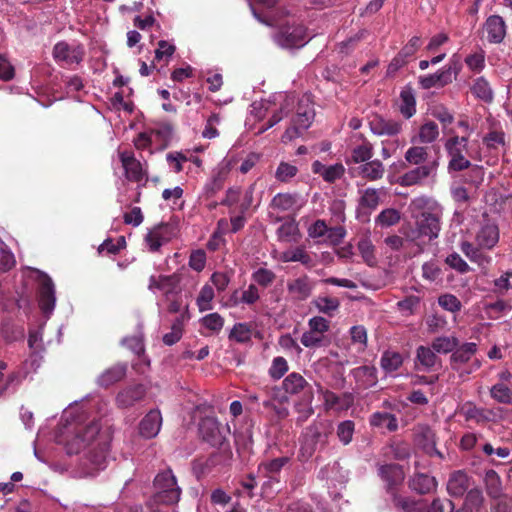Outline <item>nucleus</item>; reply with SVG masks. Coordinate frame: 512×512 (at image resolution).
<instances>
[{"instance_id":"obj_1","label":"nucleus","mask_w":512,"mask_h":512,"mask_svg":"<svg viewBox=\"0 0 512 512\" xmlns=\"http://www.w3.org/2000/svg\"><path fill=\"white\" fill-rule=\"evenodd\" d=\"M73 407L64 411V423L56 434L57 443L63 445L68 454L85 453L88 462L95 471L106 466L108 444L99 436L98 421H87L84 416L74 415Z\"/></svg>"},{"instance_id":"obj_2","label":"nucleus","mask_w":512,"mask_h":512,"mask_svg":"<svg viewBox=\"0 0 512 512\" xmlns=\"http://www.w3.org/2000/svg\"><path fill=\"white\" fill-rule=\"evenodd\" d=\"M181 495V489L177 485L175 476L170 469L160 472L154 479V494L148 503L150 512H159L154 508V504L162 503L166 505L176 504Z\"/></svg>"},{"instance_id":"obj_3","label":"nucleus","mask_w":512,"mask_h":512,"mask_svg":"<svg viewBox=\"0 0 512 512\" xmlns=\"http://www.w3.org/2000/svg\"><path fill=\"white\" fill-rule=\"evenodd\" d=\"M315 111L308 97L303 98L298 105L291 126L286 129L282 136L283 142H289L302 135L312 124Z\"/></svg>"},{"instance_id":"obj_4","label":"nucleus","mask_w":512,"mask_h":512,"mask_svg":"<svg viewBox=\"0 0 512 512\" xmlns=\"http://www.w3.org/2000/svg\"><path fill=\"white\" fill-rule=\"evenodd\" d=\"M450 158L449 169L462 171L470 167V153L468 149V137L452 135L444 144Z\"/></svg>"},{"instance_id":"obj_5","label":"nucleus","mask_w":512,"mask_h":512,"mask_svg":"<svg viewBox=\"0 0 512 512\" xmlns=\"http://www.w3.org/2000/svg\"><path fill=\"white\" fill-rule=\"evenodd\" d=\"M308 329L301 336V344L309 349H316L328 344L327 333L330 323L321 316H314L308 320Z\"/></svg>"},{"instance_id":"obj_6","label":"nucleus","mask_w":512,"mask_h":512,"mask_svg":"<svg viewBox=\"0 0 512 512\" xmlns=\"http://www.w3.org/2000/svg\"><path fill=\"white\" fill-rule=\"evenodd\" d=\"M307 29L301 24L286 23L274 35L275 42L287 49L303 47L309 40Z\"/></svg>"},{"instance_id":"obj_7","label":"nucleus","mask_w":512,"mask_h":512,"mask_svg":"<svg viewBox=\"0 0 512 512\" xmlns=\"http://www.w3.org/2000/svg\"><path fill=\"white\" fill-rule=\"evenodd\" d=\"M176 236L175 228L168 223H159L147 229L144 236V245L151 253L160 251V248L169 243Z\"/></svg>"},{"instance_id":"obj_8","label":"nucleus","mask_w":512,"mask_h":512,"mask_svg":"<svg viewBox=\"0 0 512 512\" xmlns=\"http://www.w3.org/2000/svg\"><path fill=\"white\" fill-rule=\"evenodd\" d=\"M477 352V345L473 342L464 343L459 347H456L451 355V367L457 371L460 376L468 375L472 371L480 368L481 363L475 359L470 369H462V365L469 362L474 354Z\"/></svg>"},{"instance_id":"obj_9","label":"nucleus","mask_w":512,"mask_h":512,"mask_svg":"<svg viewBox=\"0 0 512 512\" xmlns=\"http://www.w3.org/2000/svg\"><path fill=\"white\" fill-rule=\"evenodd\" d=\"M180 281V276L176 273L172 275L151 276L148 289L153 293L161 292L166 300H169L170 297L180 294Z\"/></svg>"},{"instance_id":"obj_10","label":"nucleus","mask_w":512,"mask_h":512,"mask_svg":"<svg viewBox=\"0 0 512 512\" xmlns=\"http://www.w3.org/2000/svg\"><path fill=\"white\" fill-rule=\"evenodd\" d=\"M415 225L418 237H427L429 240L437 238L440 231L439 215L434 212L423 211L415 216Z\"/></svg>"},{"instance_id":"obj_11","label":"nucleus","mask_w":512,"mask_h":512,"mask_svg":"<svg viewBox=\"0 0 512 512\" xmlns=\"http://www.w3.org/2000/svg\"><path fill=\"white\" fill-rule=\"evenodd\" d=\"M39 306L44 314L50 316L55 308V286L52 279L46 275H40Z\"/></svg>"},{"instance_id":"obj_12","label":"nucleus","mask_w":512,"mask_h":512,"mask_svg":"<svg viewBox=\"0 0 512 512\" xmlns=\"http://www.w3.org/2000/svg\"><path fill=\"white\" fill-rule=\"evenodd\" d=\"M402 122L374 115L369 121L370 131L376 136H397L402 131Z\"/></svg>"},{"instance_id":"obj_13","label":"nucleus","mask_w":512,"mask_h":512,"mask_svg":"<svg viewBox=\"0 0 512 512\" xmlns=\"http://www.w3.org/2000/svg\"><path fill=\"white\" fill-rule=\"evenodd\" d=\"M283 389L286 393L297 395L300 393H303L304 398L308 404L311 403L313 399V393L311 386L306 381V379L300 374L296 372L290 373L284 380H283Z\"/></svg>"},{"instance_id":"obj_14","label":"nucleus","mask_w":512,"mask_h":512,"mask_svg":"<svg viewBox=\"0 0 512 512\" xmlns=\"http://www.w3.org/2000/svg\"><path fill=\"white\" fill-rule=\"evenodd\" d=\"M83 55V48L79 45H69L66 42H59L53 48L55 60L67 65L80 63L83 59Z\"/></svg>"},{"instance_id":"obj_15","label":"nucleus","mask_w":512,"mask_h":512,"mask_svg":"<svg viewBox=\"0 0 512 512\" xmlns=\"http://www.w3.org/2000/svg\"><path fill=\"white\" fill-rule=\"evenodd\" d=\"M453 68L443 67L433 74L423 75L418 78V83L423 89L444 87L453 81Z\"/></svg>"},{"instance_id":"obj_16","label":"nucleus","mask_w":512,"mask_h":512,"mask_svg":"<svg viewBox=\"0 0 512 512\" xmlns=\"http://www.w3.org/2000/svg\"><path fill=\"white\" fill-rule=\"evenodd\" d=\"M162 426V415L158 409L150 410L139 423V433L145 439L156 437Z\"/></svg>"},{"instance_id":"obj_17","label":"nucleus","mask_w":512,"mask_h":512,"mask_svg":"<svg viewBox=\"0 0 512 512\" xmlns=\"http://www.w3.org/2000/svg\"><path fill=\"white\" fill-rule=\"evenodd\" d=\"M289 462V457H279L266 462H263L259 465V472L264 476L268 477L269 480L265 482L262 486L263 494L269 496L268 487L272 485V483L278 484V480L274 477L276 474L280 472L284 465Z\"/></svg>"},{"instance_id":"obj_18","label":"nucleus","mask_w":512,"mask_h":512,"mask_svg":"<svg viewBox=\"0 0 512 512\" xmlns=\"http://www.w3.org/2000/svg\"><path fill=\"white\" fill-rule=\"evenodd\" d=\"M483 33L488 42L501 43L506 35V24L503 18L498 15L488 17L483 27Z\"/></svg>"},{"instance_id":"obj_19","label":"nucleus","mask_w":512,"mask_h":512,"mask_svg":"<svg viewBox=\"0 0 512 512\" xmlns=\"http://www.w3.org/2000/svg\"><path fill=\"white\" fill-rule=\"evenodd\" d=\"M120 160L128 180L133 182H140L144 180L146 171L140 161L134 157L133 153L127 151L121 152Z\"/></svg>"},{"instance_id":"obj_20","label":"nucleus","mask_w":512,"mask_h":512,"mask_svg":"<svg viewBox=\"0 0 512 512\" xmlns=\"http://www.w3.org/2000/svg\"><path fill=\"white\" fill-rule=\"evenodd\" d=\"M39 366L37 363V355L32 354L28 360L23 363V366L13 373H11L7 378L2 387H0V397L11 387H16L22 383V381L28 376L29 368H36Z\"/></svg>"},{"instance_id":"obj_21","label":"nucleus","mask_w":512,"mask_h":512,"mask_svg":"<svg viewBox=\"0 0 512 512\" xmlns=\"http://www.w3.org/2000/svg\"><path fill=\"white\" fill-rule=\"evenodd\" d=\"M499 240V229L496 224L486 222L476 234V242L479 248L491 249Z\"/></svg>"},{"instance_id":"obj_22","label":"nucleus","mask_w":512,"mask_h":512,"mask_svg":"<svg viewBox=\"0 0 512 512\" xmlns=\"http://www.w3.org/2000/svg\"><path fill=\"white\" fill-rule=\"evenodd\" d=\"M199 431L205 441L211 445H218L222 442L220 425L215 418L206 417L200 421Z\"/></svg>"},{"instance_id":"obj_23","label":"nucleus","mask_w":512,"mask_h":512,"mask_svg":"<svg viewBox=\"0 0 512 512\" xmlns=\"http://www.w3.org/2000/svg\"><path fill=\"white\" fill-rule=\"evenodd\" d=\"M145 387L141 384L129 386L120 391L116 397L119 407L127 408L140 401L145 395Z\"/></svg>"},{"instance_id":"obj_24","label":"nucleus","mask_w":512,"mask_h":512,"mask_svg":"<svg viewBox=\"0 0 512 512\" xmlns=\"http://www.w3.org/2000/svg\"><path fill=\"white\" fill-rule=\"evenodd\" d=\"M323 437L317 425L310 426L304 434V442L300 448L301 460L310 458L316 450V444Z\"/></svg>"},{"instance_id":"obj_25","label":"nucleus","mask_w":512,"mask_h":512,"mask_svg":"<svg viewBox=\"0 0 512 512\" xmlns=\"http://www.w3.org/2000/svg\"><path fill=\"white\" fill-rule=\"evenodd\" d=\"M351 374L359 388L367 389L376 385L377 370L373 366H361L353 369Z\"/></svg>"},{"instance_id":"obj_26","label":"nucleus","mask_w":512,"mask_h":512,"mask_svg":"<svg viewBox=\"0 0 512 512\" xmlns=\"http://www.w3.org/2000/svg\"><path fill=\"white\" fill-rule=\"evenodd\" d=\"M434 166L430 164L421 165L416 167L415 169H412L408 172H406L404 175H402L398 183L401 186H412L420 183L425 178L429 177L430 174L433 172Z\"/></svg>"},{"instance_id":"obj_27","label":"nucleus","mask_w":512,"mask_h":512,"mask_svg":"<svg viewBox=\"0 0 512 512\" xmlns=\"http://www.w3.org/2000/svg\"><path fill=\"white\" fill-rule=\"evenodd\" d=\"M438 357L432 346H419L416 350L415 365L423 371H431L438 363Z\"/></svg>"},{"instance_id":"obj_28","label":"nucleus","mask_w":512,"mask_h":512,"mask_svg":"<svg viewBox=\"0 0 512 512\" xmlns=\"http://www.w3.org/2000/svg\"><path fill=\"white\" fill-rule=\"evenodd\" d=\"M312 170L314 173L322 176V178L325 181L330 182V183L336 181L337 179H340L345 172L344 166L340 163L326 166V165L322 164L320 161H315L312 164Z\"/></svg>"},{"instance_id":"obj_29","label":"nucleus","mask_w":512,"mask_h":512,"mask_svg":"<svg viewBox=\"0 0 512 512\" xmlns=\"http://www.w3.org/2000/svg\"><path fill=\"white\" fill-rule=\"evenodd\" d=\"M312 284L307 276H302L287 284L289 294L296 300L307 299L312 292Z\"/></svg>"},{"instance_id":"obj_30","label":"nucleus","mask_w":512,"mask_h":512,"mask_svg":"<svg viewBox=\"0 0 512 512\" xmlns=\"http://www.w3.org/2000/svg\"><path fill=\"white\" fill-rule=\"evenodd\" d=\"M470 487L469 478L462 471L454 472L447 483V491L450 495L459 497L463 496Z\"/></svg>"},{"instance_id":"obj_31","label":"nucleus","mask_w":512,"mask_h":512,"mask_svg":"<svg viewBox=\"0 0 512 512\" xmlns=\"http://www.w3.org/2000/svg\"><path fill=\"white\" fill-rule=\"evenodd\" d=\"M440 135L437 123L432 120L425 121L418 130L417 136L411 139L412 142L430 144L435 142Z\"/></svg>"},{"instance_id":"obj_32","label":"nucleus","mask_w":512,"mask_h":512,"mask_svg":"<svg viewBox=\"0 0 512 512\" xmlns=\"http://www.w3.org/2000/svg\"><path fill=\"white\" fill-rule=\"evenodd\" d=\"M126 364H117L101 373L97 379V383L102 387H109L124 378L126 375Z\"/></svg>"},{"instance_id":"obj_33","label":"nucleus","mask_w":512,"mask_h":512,"mask_svg":"<svg viewBox=\"0 0 512 512\" xmlns=\"http://www.w3.org/2000/svg\"><path fill=\"white\" fill-rule=\"evenodd\" d=\"M282 262H300L306 267H312L313 261L311 256L307 253L305 247L297 246L282 252L279 256Z\"/></svg>"},{"instance_id":"obj_34","label":"nucleus","mask_w":512,"mask_h":512,"mask_svg":"<svg viewBox=\"0 0 512 512\" xmlns=\"http://www.w3.org/2000/svg\"><path fill=\"white\" fill-rule=\"evenodd\" d=\"M399 110L407 119L411 118L416 113L415 93L411 87H405L400 92Z\"/></svg>"},{"instance_id":"obj_35","label":"nucleus","mask_w":512,"mask_h":512,"mask_svg":"<svg viewBox=\"0 0 512 512\" xmlns=\"http://www.w3.org/2000/svg\"><path fill=\"white\" fill-rule=\"evenodd\" d=\"M271 207L281 212H295L300 206L295 195L278 193L273 197Z\"/></svg>"},{"instance_id":"obj_36","label":"nucleus","mask_w":512,"mask_h":512,"mask_svg":"<svg viewBox=\"0 0 512 512\" xmlns=\"http://www.w3.org/2000/svg\"><path fill=\"white\" fill-rule=\"evenodd\" d=\"M381 478L387 483L389 488L400 484L405 477L404 471L397 464L384 465L379 468Z\"/></svg>"},{"instance_id":"obj_37","label":"nucleus","mask_w":512,"mask_h":512,"mask_svg":"<svg viewBox=\"0 0 512 512\" xmlns=\"http://www.w3.org/2000/svg\"><path fill=\"white\" fill-rule=\"evenodd\" d=\"M385 172L384 165L378 159L367 161L359 167V174L369 180L376 181L383 177Z\"/></svg>"},{"instance_id":"obj_38","label":"nucleus","mask_w":512,"mask_h":512,"mask_svg":"<svg viewBox=\"0 0 512 512\" xmlns=\"http://www.w3.org/2000/svg\"><path fill=\"white\" fill-rule=\"evenodd\" d=\"M278 239L285 243H296L301 235L298 224L294 220L284 222L277 230Z\"/></svg>"},{"instance_id":"obj_39","label":"nucleus","mask_w":512,"mask_h":512,"mask_svg":"<svg viewBox=\"0 0 512 512\" xmlns=\"http://www.w3.org/2000/svg\"><path fill=\"white\" fill-rule=\"evenodd\" d=\"M370 424L379 429L395 431L398 428L397 419L387 412H375L370 417Z\"/></svg>"},{"instance_id":"obj_40","label":"nucleus","mask_w":512,"mask_h":512,"mask_svg":"<svg viewBox=\"0 0 512 512\" xmlns=\"http://www.w3.org/2000/svg\"><path fill=\"white\" fill-rule=\"evenodd\" d=\"M471 92L476 98L484 102H491L493 100V90L490 83L484 77H478L473 81Z\"/></svg>"},{"instance_id":"obj_41","label":"nucleus","mask_w":512,"mask_h":512,"mask_svg":"<svg viewBox=\"0 0 512 512\" xmlns=\"http://www.w3.org/2000/svg\"><path fill=\"white\" fill-rule=\"evenodd\" d=\"M403 364V357L396 351H385L380 360L381 368L388 374L397 371Z\"/></svg>"},{"instance_id":"obj_42","label":"nucleus","mask_w":512,"mask_h":512,"mask_svg":"<svg viewBox=\"0 0 512 512\" xmlns=\"http://www.w3.org/2000/svg\"><path fill=\"white\" fill-rule=\"evenodd\" d=\"M410 486L413 490L420 494L429 493L436 487V481L434 477L427 474H417L413 477L410 482Z\"/></svg>"},{"instance_id":"obj_43","label":"nucleus","mask_w":512,"mask_h":512,"mask_svg":"<svg viewBox=\"0 0 512 512\" xmlns=\"http://www.w3.org/2000/svg\"><path fill=\"white\" fill-rule=\"evenodd\" d=\"M490 396L493 400L501 404L512 403V387L502 383H495L490 388Z\"/></svg>"},{"instance_id":"obj_44","label":"nucleus","mask_w":512,"mask_h":512,"mask_svg":"<svg viewBox=\"0 0 512 512\" xmlns=\"http://www.w3.org/2000/svg\"><path fill=\"white\" fill-rule=\"evenodd\" d=\"M458 344L459 341L454 336H441L435 338L431 346L435 352L447 354L449 352H453Z\"/></svg>"},{"instance_id":"obj_45","label":"nucleus","mask_w":512,"mask_h":512,"mask_svg":"<svg viewBox=\"0 0 512 512\" xmlns=\"http://www.w3.org/2000/svg\"><path fill=\"white\" fill-rule=\"evenodd\" d=\"M214 290L210 284H205L197 296L196 304L200 312L208 311L213 308Z\"/></svg>"},{"instance_id":"obj_46","label":"nucleus","mask_w":512,"mask_h":512,"mask_svg":"<svg viewBox=\"0 0 512 512\" xmlns=\"http://www.w3.org/2000/svg\"><path fill=\"white\" fill-rule=\"evenodd\" d=\"M148 132L149 134H153V146L156 149H163L167 146L170 140L172 129L170 126L165 125L158 129L148 130Z\"/></svg>"},{"instance_id":"obj_47","label":"nucleus","mask_w":512,"mask_h":512,"mask_svg":"<svg viewBox=\"0 0 512 512\" xmlns=\"http://www.w3.org/2000/svg\"><path fill=\"white\" fill-rule=\"evenodd\" d=\"M373 156V145L368 141L353 148L351 158L354 163H363L370 160Z\"/></svg>"},{"instance_id":"obj_48","label":"nucleus","mask_w":512,"mask_h":512,"mask_svg":"<svg viewBox=\"0 0 512 512\" xmlns=\"http://www.w3.org/2000/svg\"><path fill=\"white\" fill-rule=\"evenodd\" d=\"M485 58V52L479 49L467 55L464 61L470 71L480 73L485 68Z\"/></svg>"},{"instance_id":"obj_49","label":"nucleus","mask_w":512,"mask_h":512,"mask_svg":"<svg viewBox=\"0 0 512 512\" xmlns=\"http://www.w3.org/2000/svg\"><path fill=\"white\" fill-rule=\"evenodd\" d=\"M358 250L361 254L364 262L369 265L373 266L376 264V257H375V247L372 244L371 240L369 238H362L358 242Z\"/></svg>"},{"instance_id":"obj_50","label":"nucleus","mask_w":512,"mask_h":512,"mask_svg":"<svg viewBox=\"0 0 512 512\" xmlns=\"http://www.w3.org/2000/svg\"><path fill=\"white\" fill-rule=\"evenodd\" d=\"M252 329L247 323H237L233 326L229 338L238 343H246L251 340Z\"/></svg>"},{"instance_id":"obj_51","label":"nucleus","mask_w":512,"mask_h":512,"mask_svg":"<svg viewBox=\"0 0 512 512\" xmlns=\"http://www.w3.org/2000/svg\"><path fill=\"white\" fill-rule=\"evenodd\" d=\"M428 157L427 148L423 146H412L405 153V161L411 165H420Z\"/></svg>"},{"instance_id":"obj_52","label":"nucleus","mask_w":512,"mask_h":512,"mask_svg":"<svg viewBox=\"0 0 512 512\" xmlns=\"http://www.w3.org/2000/svg\"><path fill=\"white\" fill-rule=\"evenodd\" d=\"M313 304L315 305L319 312L328 315H331L340 306V302L337 298H331L326 296L317 297L316 299L313 300Z\"/></svg>"},{"instance_id":"obj_53","label":"nucleus","mask_w":512,"mask_h":512,"mask_svg":"<svg viewBox=\"0 0 512 512\" xmlns=\"http://www.w3.org/2000/svg\"><path fill=\"white\" fill-rule=\"evenodd\" d=\"M466 420H474L476 423H484L489 420L485 410L476 407L471 403H467L462 408Z\"/></svg>"},{"instance_id":"obj_54","label":"nucleus","mask_w":512,"mask_h":512,"mask_svg":"<svg viewBox=\"0 0 512 512\" xmlns=\"http://www.w3.org/2000/svg\"><path fill=\"white\" fill-rule=\"evenodd\" d=\"M298 168L288 162H280L276 171L275 178L280 182H288L296 176Z\"/></svg>"},{"instance_id":"obj_55","label":"nucleus","mask_w":512,"mask_h":512,"mask_svg":"<svg viewBox=\"0 0 512 512\" xmlns=\"http://www.w3.org/2000/svg\"><path fill=\"white\" fill-rule=\"evenodd\" d=\"M400 220V213L396 209H385L376 218V224L387 228L395 225Z\"/></svg>"},{"instance_id":"obj_56","label":"nucleus","mask_w":512,"mask_h":512,"mask_svg":"<svg viewBox=\"0 0 512 512\" xmlns=\"http://www.w3.org/2000/svg\"><path fill=\"white\" fill-rule=\"evenodd\" d=\"M484 480L489 494L493 497H498L502 489L499 475L494 470H488L485 473Z\"/></svg>"},{"instance_id":"obj_57","label":"nucleus","mask_w":512,"mask_h":512,"mask_svg":"<svg viewBox=\"0 0 512 512\" xmlns=\"http://www.w3.org/2000/svg\"><path fill=\"white\" fill-rule=\"evenodd\" d=\"M278 344L287 353L296 356L302 353V348L290 334L281 335L278 339Z\"/></svg>"},{"instance_id":"obj_58","label":"nucleus","mask_w":512,"mask_h":512,"mask_svg":"<svg viewBox=\"0 0 512 512\" xmlns=\"http://www.w3.org/2000/svg\"><path fill=\"white\" fill-rule=\"evenodd\" d=\"M288 371V363L285 358L278 356L272 360L269 368V375L274 380L281 379Z\"/></svg>"},{"instance_id":"obj_59","label":"nucleus","mask_w":512,"mask_h":512,"mask_svg":"<svg viewBox=\"0 0 512 512\" xmlns=\"http://www.w3.org/2000/svg\"><path fill=\"white\" fill-rule=\"evenodd\" d=\"M202 325L206 329L218 333L223 328L224 319L218 313H210L202 318Z\"/></svg>"},{"instance_id":"obj_60","label":"nucleus","mask_w":512,"mask_h":512,"mask_svg":"<svg viewBox=\"0 0 512 512\" xmlns=\"http://www.w3.org/2000/svg\"><path fill=\"white\" fill-rule=\"evenodd\" d=\"M355 425L352 421L341 422L337 427V436L342 444L347 445L351 442L354 434Z\"/></svg>"},{"instance_id":"obj_61","label":"nucleus","mask_w":512,"mask_h":512,"mask_svg":"<svg viewBox=\"0 0 512 512\" xmlns=\"http://www.w3.org/2000/svg\"><path fill=\"white\" fill-rule=\"evenodd\" d=\"M220 123V116L212 114L206 121L205 127L202 131V137L206 139H214L219 136L217 125Z\"/></svg>"},{"instance_id":"obj_62","label":"nucleus","mask_w":512,"mask_h":512,"mask_svg":"<svg viewBox=\"0 0 512 512\" xmlns=\"http://www.w3.org/2000/svg\"><path fill=\"white\" fill-rule=\"evenodd\" d=\"M206 265V253L202 249L194 250L189 257V267L197 272H201Z\"/></svg>"},{"instance_id":"obj_63","label":"nucleus","mask_w":512,"mask_h":512,"mask_svg":"<svg viewBox=\"0 0 512 512\" xmlns=\"http://www.w3.org/2000/svg\"><path fill=\"white\" fill-rule=\"evenodd\" d=\"M439 305L450 312H457L461 309V302L453 294H444L438 298Z\"/></svg>"},{"instance_id":"obj_64","label":"nucleus","mask_w":512,"mask_h":512,"mask_svg":"<svg viewBox=\"0 0 512 512\" xmlns=\"http://www.w3.org/2000/svg\"><path fill=\"white\" fill-rule=\"evenodd\" d=\"M397 505L404 512H422L426 509V505L422 501H413L410 499H398Z\"/></svg>"}]
</instances>
